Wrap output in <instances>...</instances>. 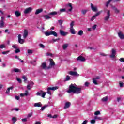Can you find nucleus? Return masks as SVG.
<instances>
[{
    "mask_svg": "<svg viewBox=\"0 0 124 124\" xmlns=\"http://www.w3.org/2000/svg\"><path fill=\"white\" fill-rule=\"evenodd\" d=\"M118 36L120 37V39H124V34H123L122 32H118Z\"/></svg>",
    "mask_w": 124,
    "mask_h": 124,
    "instance_id": "a211bd4d",
    "label": "nucleus"
},
{
    "mask_svg": "<svg viewBox=\"0 0 124 124\" xmlns=\"http://www.w3.org/2000/svg\"><path fill=\"white\" fill-rule=\"evenodd\" d=\"M49 62L50 66H54V65H56V63H55V62H54V60H53L52 59L50 58L49 59Z\"/></svg>",
    "mask_w": 124,
    "mask_h": 124,
    "instance_id": "ddd939ff",
    "label": "nucleus"
},
{
    "mask_svg": "<svg viewBox=\"0 0 124 124\" xmlns=\"http://www.w3.org/2000/svg\"><path fill=\"white\" fill-rule=\"evenodd\" d=\"M16 80L17 81H18V82H19L20 83H22V79H21V78H16Z\"/></svg>",
    "mask_w": 124,
    "mask_h": 124,
    "instance_id": "13d9d810",
    "label": "nucleus"
},
{
    "mask_svg": "<svg viewBox=\"0 0 124 124\" xmlns=\"http://www.w3.org/2000/svg\"><path fill=\"white\" fill-rule=\"evenodd\" d=\"M71 105V103H70V102H68L65 103V106L64 107V109H67V108H69Z\"/></svg>",
    "mask_w": 124,
    "mask_h": 124,
    "instance_id": "f8f14e48",
    "label": "nucleus"
},
{
    "mask_svg": "<svg viewBox=\"0 0 124 124\" xmlns=\"http://www.w3.org/2000/svg\"><path fill=\"white\" fill-rule=\"evenodd\" d=\"M45 35H46V36H49V35H52V31H50V32H45Z\"/></svg>",
    "mask_w": 124,
    "mask_h": 124,
    "instance_id": "bb28decb",
    "label": "nucleus"
},
{
    "mask_svg": "<svg viewBox=\"0 0 124 124\" xmlns=\"http://www.w3.org/2000/svg\"><path fill=\"white\" fill-rule=\"evenodd\" d=\"M89 85H90V83L89 82H86L85 83V87H89Z\"/></svg>",
    "mask_w": 124,
    "mask_h": 124,
    "instance_id": "6e6d98bb",
    "label": "nucleus"
},
{
    "mask_svg": "<svg viewBox=\"0 0 124 124\" xmlns=\"http://www.w3.org/2000/svg\"><path fill=\"white\" fill-rule=\"evenodd\" d=\"M66 8H69L70 7V9H68V10L66 11V12H68L69 11L70 12H71L72 11V4L70 3H69L68 4H66Z\"/></svg>",
    "mask_w": 124,
    "mask_h": 124,
    "instance_id": "20e7f679",
    "label": "nucleus"
},
{
    "mask_svg": "<svg viewBox=\"0 0 124 124\" xmlns=\"http://www.w3.org/2000/svg\"><path fill=\"white\" fill-rule=\"evenodd\" d=\"M61 14V13H60V12H56V11H54V12H50L48 14V15H52V16H54V15H57V14Z\"/></svg>",
    "mask_w": 124,
    "mask_h": 124,
    "instance_id": "2eb2a0df",
    "label": "nucleus"
},
{
    "mask_svg": "<svg viewBox=\"0 0 124 124\" xmlns=\"http://www.w3.org/2000/svg\"><path fill=\"white\" fill-rule=\"evenodd\" d=\"M28 54H32V50H31V49H28Z\"/></svg>",
    "mask_w": 124,
    "mask_h": 124,
    "instance_id": "052dcab7",
    "label": "nucleus"
},
{
    "mask_svg": "<svg viewBox=\"0 0 124 124\" xmlns=\"http://www.w3.org/2000/svg\"><path fill=\"white\" fill-rule=\"evenodd\" d=\"M77 61H80V62H85L86 61V58H85L82 56H79L77 58Z\"/></svg>",
    "mask_w": 124,
    "mask_h": 124,
    "instance_id": "6e6552de",
    "label": "nucleus"
},
{
    "mask_svg": "<svg viewBox=\"0 0 124 124\" xmlns=\"http://www.w3.org/2000/svg\"><path fill=\"white\" fill-rule=\"evenodd\" d=\"M68 47V44H64L62 46L63 50H65Z\"/></svg>",
    "mask_w": 124,
    "mask_h": 124,
    "instance_id": "cd10ccee",
    "label": "nucleus"
},
{
    "mask_svg": "<svg viewBox=\"0 0 124 124\" xmlns=\"http://www.w3.org/2000/svg\"><path fill=\"white\" fill-rule=\"evenodd\" d=\"M96 27H97V25H96V24H94V25L92 27L93 30L94 31L96 29Z\"/></svg>",
    "mask_w": 124,
    "mask_h": 124,
    "instance_id": "8fccbe9b",
    "label": "nucleus"
},
{
    "mask_svg": "<svg viewBox=\"0 0 124 124\" xmlns=\"http://www.w3.org/2000/svg\"><path fill=\"white\" fill-rule=\"evenodd\" d=\"M46 93H46V92H44V93H43L42 94V95H41V96H42V97H43V98H44L45 97V95H46Z\"/></svg>",
    "mask_w": 124,
    "mask_h": 124,
    "instance_id": "c03bdc74",
    "label": "nucleus"
},
{
    "mask_svg": "<svg viewBox=\"0 0 124 124\" xmlns=\"http://www.w3.org/2000/svg\"><path fill=\"white\" fill-rule=\"evenodd\" d=\"M120 62H124V58H121L119 59Z\"/></svg>",
    "mask_w": 124,
    "mask_h": 124,
    "instance_id": "680f3d73",
    "label": "nucleus"
},
{
    "mask_svg": "<svg viewBox=\"0 0 124 124\" xmlns=\"http://www.w3.org/2000/svg\"><path fill=\"white\" fill-rule=\"evenodd\" d=\"M70 32L72 34H75L76 33L75 32V30L73 28L70 29Z\"/></svg>",
    "mask_w": 124,
    "mask_h": 124,
    "instance_id": "5701e85b",
    "label": "nucleus"
},
{
    "mask_svg": "<svg viewBox=\"0 0 124 124\" xmlns=\"http://www.w3.org/2000/svg\"><path fill=\"white\" fill-rule=\"evenodd\" d=\"M94 120H98L99 121H102V118L99 116H95L94 117Z\"/></svg>",
    "mask_w": 124,
    "mask_h": 124,
    "instance_id": "393cba45",
    "label": "nucleus"
},
{
    "mask_svg": "<svg viewBox=\"0 0 124 124\" xmlns=\"http://www.w3.org/2000/svg\"><path fill=\"white\" fill-rule=\"evenodd\" d=\"M116 54H117V50L116 49L112 48V54L110 55V58L112 59H114L116 58Z\"/></svg>",
    "mask_w": 124,
    "mask_h": 124,
    "instance_id": "7ed1b4c3",
    "label": "nucleus"
},
{
    "mask_svg": "<svg viewBox=\"0 0 124 124\" xmlns=\"http://www.w3.org/2000/svg\"><path fill=\"white\" fill-rule=\"evenodd\" d=\"M3 48H5V46L3 44H1L0 45V49H3Z\"/></svg>",
    "mask_w": 124,
    "mask_h": 124,
    "instance_id": "864d4df0",
    "label": "nucleus"
},
{
    "mask_svg": "<svg viewBox=\"0 0 124 124\" xmlns=\"http://www.w3.org/2000/svg\"><path fill=\"white\" fill-rule=\"evenodd\" d=\"M32 116V113H31L28 114L27 117L31 118Z\"/></svg>",
    "mask_w": 124,
    "mask_h": 124,
    "instance_id": "bf43d9fd",
    "label": "nucleus"
},
{
    "mask_svg": "<svg viewBox=\"0 0 124 124\" xmlns=\"http://www.w3.org/2000/svg\"><path fill=\"white\" fill-rule=\"evenodd\" d=\"M31 10H32V8H31V7L27 8L24 11V13L25 14H28L30 13V12H31Z\"/></svg>",
    "mask_w": 124,
    "mask_h": 124,
    "instance_id": "0eeeda50",
    "label": "nucleus"
},
{
    "mask_svg": "<svg viewBox=\"0 0 124 124\" xmlns=\"http://www.w3.org/2000/svg\"><path fill=\"white\" fill-rule=\"evenodd\" d=\"M22 121L23 123H25V122H27V121H28V120L27 119V118H24V119H22Z\"/></svg>",
    "mask_w": 124,
    "mask_h": 124,
    "instance_id": "69168bd1",
    "label": "nucleus"
},
{
    "mask_svg": "<svg viewBox=\"0 0 124 124\" xmlns=\"http://www.w3.org/2000/svg\"><path fill=\"white\" fill-rule=\"evenodd\" d=\"M9 51H3L2 52V54H3V55H6V54H8V53H9Z\"/></svg>",
    "mask_w": 124,
    "mask_h": 124,
    "instance_id": "603ef678",
    "label": "nucleus"
},
{
    "mask_svg": "<svg viewBox=\"0 0 124 124\" xmlns=\"http://www.w3.org/2000/svg\"><path fill=\"white\" fill-rule=\"evenodd\" d=\"M102 12V11H99L97 13H96L91 18V21H93V20H94L96 18V17H97V16H99V15H100L101 13Z\"/></svg>",
    "mask_w": 124,
    "mask_h": 124,
    "instance_id": "39448f33",
    "label": "nucleus"
},
{
    "mask_svg": "<svg viewBox=\"0 0 124 124\" xmlns=\"http://www.w3.org/2000/svg\"><path fill=\"white\" fill-rule=\"evenodd\" d=\"M93 83L94 84V85H97V82L96 81V79L95 78L93 79Z\"/></svg>",
    "mask_w": 124,
    "mask_h": 124,
    "instance_id": "a18cd8bd",
    "label": "nucleus"
},
{
    "mask_svg": "<svg viewBox=\"0 0 124 124\" xmlns=\"http://www.w3.org/2000/svg\"><path fill=\"white\" fill-rule=\"evenodd\" d=\"M47 93L48 94H50V95H52V92H51L50 90H48V89H47Z\"/></svg>",
    "mask_w": 124,
    "mask_h": 124,
    "instance_id": "0e129e2a",
    "label": "nucleus"
},
{
    "mask_svg": "<svg viewBox=\"0 0 124 124\" xmlns=\"http://www.w3.org/2000/svg\"><path fill=\"white\" fill-rule=\"evenodd\" d=\"M15 15L16 17H20L21 16V12L19 11H16L15 12Z\"/></svg>",
    "mask_w": 124,
    "mask_h": 124,
    "instance_id": "6ab92c4d",
    "label": "nucleus"
},
{
    "mask_svg": "<svg viewBox=\"0 0 124 124\" xmlns=\"http://www.w3.org/2000/svg\"><path fill=\"white\" fill-rule=\"evenodd\" d=\"M88 11L87 10H82L81 11V13L82 14H83V15H85L86 14V13H87V12Z\"/></svg>",
    "mask_w": 124,
    "mask_h": 124,
    "instance_id": "58836bf2",
    "label": "nucleus"
},
{
    "mask_svg": "<svg viewBox=\"0 0 124 124\" xmlns=\"http://www.w3.org/2000/svg\"><path fill=\"white\" fill-rule=\"evenodd\" d=\"M36 95L39 96H41V93L37 92L36 93Z\"/></svg>",
    "mask_w": 124,
    "mask_h": 124,
    "instance_id": "e2e57ef3",
    "label": "nucleus"
},
{
    "mask_svg": "<svg viewBox=\"0 0 124 124\" xmlns=\"http://www.w3.org/2000/svg\"><path fill=\"white\" fill-rule=\"evenodd\" d=\"M28 85H30L31 87H33V85H34V83H33L32 81H31Z\"/></svg>",
    "mask_w": 124,
    "mask_h": 124,
    "instance_id": "de8ad7c7",
    "label": "nucleus"
},
{
    "mask_svg": "<svg viewBox=\"0 0 124 124\" xmlns=\"http://www.w3.org/2000/svg\"><path fill=\"white\" fill-rule=\"evenodd\" d=\"M108 100V96H107L103 97L102 99V101H103V102H105L107 101Z\"/></svg>",
    "mask_w": 124,
    "mask_h": 124,
    "instance_id": "c85d7f7f",
    "label": "nucleus"
},
{
    "mask_svg": "<svg viewBox=\"0 0 124 124\" xmlns=\"http://www.w3.org/2000/svg\"><path fill=\"white\" fill-rule=\"evenodd\" d=\"M95 116H98V115H100V111H96L94 112Z\"/></svg>",
    "mask_w": 124,
    "mask_h": 124,
    "instance_id": "a19ab883",
    "label": "nucleus"
},
{
    "mask_svg": "<svg viewBox=\"0 0 124 124\" xmlns=\"http://www.w3.org/2000/svg\"><path fill=\"white\" fill-rule=\"evenodd\" d=\"M69 74H70V75H72L73 76H79V74L76 71H70L69 72Z\"/></svg>",
    "mask_w": 124,
    "mask_h": 124,
    "instance_id": "423d86ee",
    "label": "nucleus"
},
{
    "mask_svg": "<svg viewBox=\"0 0 124 124\" xmlns=\"http://www.w3.org/2000/svg\"><path fill=\"white\" fill-rule=\"evenodd\" d=\"M66 11V9L65 8L60 9L59 13H62V12H65Z\"/></svg>",
    "mask_w": 124,
    "mask_h": 124,
    "instance_id": "72a5a7b5",
    "label": "nucleus"
},
{
    "mask_svg": "<svg viewBox=\"0 0 124 124\" xmlns=\"http://www.w3.org/2000/svg\"><path fill=\"white\" fill-rule=\"evenodd\" d=\"M41 67H42V69H47V65H46V63H42Z\"/></svg>",
    "mask_w": 124,
    "mask_h": 124,
    "instance_id": "f3484780",
    "label": "nucleus"
},
{
    "mask_svg": "<svg viewBox=\"0 0 124 124\" xmlns=\"http://www.w3.org/2000/svg\"><path fill=\"white\" fill-rule=\"evenodd\" d=\"M90 123L91 124H95V119L91 120Z\"/></svg>",
    "mask_w": 124,
    "mask_h": 124,
    "instance_id": "5fc2aeb1",
    "label": "nucleus"
},
{
    "mask_svg": "<svg viewBox=\"0 0 124 124\" xmlns=\"http://www.w3.org/2000/svg\"><path fill=\"white\" fill-rule=\"evenodd\" d=\"M49 105H46L43 107H42L41 110H42V111H43L44 110V109H45V108H46V107H48Z\"/></svg>",
    "mask_w": 124,
    "mask_h": 124,
    "instance_id": "f704fd0d",
    "label": "nucleus"
},
{
    "mask_svg": "<svg viewBox=\"0 0 124 124\" xmlns=\"http://www.w3.org/2000/svg\"><path fill=\"white\" fill-rule=\"evenodd\" d=\"M12 89H13V87H9V88L7 89L5 93H6L7 94H8L9 93H10V90H12Z\"/></svg>",
    "mask_w": 124,
    "mask_h": 124,
    "instance_id": "4be33fe9",
    "label": "nucleus"
},
{
    "mask_svg": "<svg viewBox=\"0 0 124 124\" xmlns=\"http://www.w3.org/2000/svg\"><path fill=\"white\" fill-rule=\"evenodd\" d=\"M111 1H113V0H108V1L106 3V6L107 7H108L109 6V5L110 4V2H111Z\"/></svg>",
    "mask_w": 124,
    "mask_h": 124,
    "instance_id": "2f4dec72",
    "label": "nucleus"
},
{
    "mask_svg": "<svg viewBox=\"0 0 124 124\" xmlns=\"http://www.w3.org/2000/svg\"><path fill=\"white\" fill-rule=\"evenodd\" d=\"M28 94H29V92L28 91V90H26L25 91V93H21L20 94V96H27Z\"/></svg>",
    "mask_w": 124,
    "mask_h": 124,
    "instance_id": "aec40b11",
    "label": "nucleus"
},
{
    "mask_svg": "<svg viewBox=\"0 0 124 124\" xmlns=\"http://www.w3.org/2000/svg\"><path fill=\"white\" fill-rule=\"evenodd\" d=\"M53 54L52 53H46V55L48 57H49V56H50L51 57H52V56H53Z\"/></svg>",
    "mask_w": 124,
    "mask_h": 124,
    "instance_id": "4d7b16f0",
    "label": "nucleus"
},
{
    "mask_svg": "<svg viewBox=\"0 0 124 124\" xmlns=\"http://www.w3.org/2000/svg\"><path fill=\"white\" fill-rule=\"evenodd\" d=\"M22 79H24V82L27 81V80H28V78H27V77H26L25 76H23L22 77Z\"/></svg>",
    "mask_w": 124,
    "mask_h": 124,
    "instance_id": "09e8293b",
    "label": "nucleus"
},
{
    "mask_svg": "<svg viewBox=\"0 0 124 124\" xmlns=\"http://www.w3.org/2000/svg\"><path fill=\"white\" fill-rule=\"evenodd\" d=\"M18 42L20 44H23V43H24V42H25V40L23 39H21L18 40Z\"/></svg>",
    "mask_w": 124,
    "mask_h": 124,
    "instance_id": "4c0bfd02",
    "label": "nucleus"
},
{
    "mask_svg": "<svg viewBox=\"0 0 124 124\" xmlns=\"http://www.w3.org/2000/svg\"><path fill=\"white\" fill-rule=\"evenodd\" d=\"M31 88H32V87L29 84L27 86V89L28 90V91H31Z\"/></svg>",
    "mask_w": 124,
    "mask_h": 124,
    "instance_id": "ea45409f",
    "label": "nucleus"
},
{
    "mask_svg": "<svg viewBox=\"0 0 124 124\" xmlns=\"http://www.w3.org/2000/svg\"><path fill=\"white\" fill-rule=\"evenodd\" d=\"M59 89V87L58 86H55L53 87H49L47 90L49 91H56V90H58Z\"/></svg>",
    "mask_w": 124,
    "mask_h": 124,
    "instance_id": "4468645a",
    "label": "nucleus"
},
{
    "mask_svg": "<svg viewBox=\"0 0 124 124\" xmlns=\"http://www.w3.org/2000/svg\"><path fill=\"white\" fill-rule=\"evenodd\" d=\"M4 27V22H3V19H2L0 21V28Z\"/></svg>",
    "mask_w": 124,
    "mask_h": 124,
    "instance_id": "412c9836",
    "label": "nucleus"
},
{
    "mask_svg": "<svg viewBox=\"0 0 124 124\" xmlns=\"http://www.w3.org/2000/svg\"><path fill=\"white\" fill-rule=\"evenodd\" d=\"M34 107H41V103H36L34 104Z\"/></svg>",
    "mask_w": 124,
    "mask_h": 124,
    "instance_id": "b1692460",
    "label": "nucleus"
},
{
    "mask_svg": "<svg viewBox=\"0 0 124 124\" xmlns=\"http://www.w3.org/2000/svg\"><path fill=\"white\" fill-rule=\"evenodd\" d=\"M73 26H74V21H72L70 23V28H73Z\"/></svg>",
    "mask_w": 124,
    "mask_h": 124,
    "instance_id": "37998d69",
    "label": "nucleus"
},
{
    "mask_svg": "<svg viewBox=\"0 0 124 124\" xmlns=\"http://www.w3.org/2000/svg\"><path fill=\"white\" fill-rule=\"evenodd\" d=\"M21 52V50H20V49L17 48L15 50V53L16 54H18V53H20Z\"/></svg>",
    "mask_w": 124,
    "mask_h": 124,
    "instance_id": "49530a36",
    "label": "nucleus"
},
{
    "mask_svg": "<svg viewBox=\"0 0 124 124\" xmlns=\"http://www.w3.org/2000/svg\"><path fill=\"white\" fill-rule=\"evenodd\" d=\"M113 9L115 11V13H120V10H118L117 8H116L115 6L113 7Z\"/></svg>",
    "mask_w": 124,
    "mask_h": 124,
    "instance_id": "7c9ffc66",
    "label": "nucleus"
},
{
    "mask_svg": "<svg viewBox=\"0 0 124 124\" xmlns=\"http://www.w3.org/2000/svg\"><path fill=\"white\" fill-rule=\"evenodd\" d=\"M39 46L40 47V48H42V49H44L45 48V46L42 44H40Z\"/></svg>",
    "mask_w": 124,
    "mask_h": 124,
    "instance_id": "79ce46f5",
    "label": "nucleus"
},
{
    "mask_svg": "<svg viewBox=\"0 0 124 124\" xmlns=\"http://www.w3.org/2000/svg\"><path fill=\"white\" fill-rule=\"evenodd\" d=\"M87 123H88V120H85L83 122L82 124H87Z\"/></svg>",
    "mask_w": 124,
    "mask_h": 124,
    "instance_id": "774afa93",
    "label": "nucleus"
},
{
    "mask_svg": "<svg viewBox=\"0 0 124 124\" xmlns=\"http://www.w3.org/2000/svg\"><path fill=\"white\" fill-rule=\"evenodd\" d=\"M111 16V11L110 10H108L107 13V16H105L104 18V21H108L110 19V17Z\"/></svg>",
    "mask_w": 124,
    "mask_h": 124,
    "instance_id": "f03ea898",
    "label": "nucleus"
},
{
    "mask_svg": "<svg viewBox=\"0 0 124 124\" xmlns=\"http://www.w3.org/2000/svg\"><path fill=\"white\" fill-rule=\"evenodd\" d=\"M42 11H43V9L42 8L37 9L35 13V14L36 15H37V14H39V13H41Z\"/></svg>",
    "mask_w": 124,
    "mask_h": 124,
    "instance_id": "dca6fc26",
    "label": "nucleus"
},
{
    "mask_svg": "<svg viewBox=\"0 0 124 124\" xmlns=\"http://www.w3.org/2000/svg\"><path fill=\"white\" fill-rule=\"evenodd\" d=\"M51 35H54V36L57 37L58 36V33L55 31H51Z\"/></svg>",
    "mask_w": 124,
    "mask_h": 124,
    "instance_id": "a878e982",
    "label": "nucleus"
},
{
    "mask_svg": "<svg viewBox=\"0 0 124 124\" xmlns=\"http://www.w3.org/2000/svg\"><path fill=\"white\" fill-rule=\"evenodd\" d=\"M78 35H80V36H82V35H83L84 34V32L82 30H80L78 31Z\"/></svg>",
    "mask_w": 124,
    "mask_h": 124,
    "instance_id": "c756f323",
    "label": "nucleus"
},
{
    "mask_svg": "<svg viewBox=\"0 0 124 124\" xmlns=\"http://www.w3.org/2000/svg\"><path fill=\"white\" fill-rule=\"evenodd\" d=\"M29 35V31L27 30H25L24 31L23 37L24 38H27V37Z\"/></svg>",
    "mask_w": 124,
    "mask_h": 124,
    "instance_id": "9b49d317",
    "label": "nucleus"
},
{
    "mask_svg": "<svg viewBox=\"0 0 124 124\" xmlns=\"http://www.w3.org/2000/svg\"><path fill=\"white\" fill-rule=\"evenodd\" d=\"M12 120L13 121V124H15L16 122H17V118L16 117H14L12 118Z\"/></svg>",
    "mask_w": 124,
    "mask_h": 124,
    "instance_id": "473e14b6",
    "label": "nucleus"
},
{
    "mask_svg": "<svg viewBox=\"0 0 124 124\" xmlns=\"http://www.w3.org/2000/svg\"><path fill=\"white\" fill-rule=\"evenodd\" d=\"M60 35L62 36H65V35H67V34H68L67 32H64L63 31H62V30H60Z\"/></svg>",
    "mask_w": 124,
    "mask_h": 124,
    "instance_id": "1a4fd4ad",
    "label": "nucleus"
},
{
    "mask_svg": "<svg viewBox=\"0 0 124 124\" xmlns=\"http://www.w3.org/2000/svg\"><path fill=\"white\" fill-rule=\"evenodd\" d=\"M44 17L46 20H49V19H51V17L49 16L48 15H45Z\"/></svg>",
    "mask_w": 124,
    "mask_h": 124,
    "instance_id": "c9c22d12",
    "label": "nucleus"
},
{
    "mask_svg": "<svg viewBox=\"0 0 124 124\" xmlns=\"http://www.w3.org/2000/svg\"><path fill=\"white\" fill-rule=\"evenodd\" d=\"M70 80V77L69 76H67L65 81H69Z\"/></svg>",
    "mask_w": 124,
    "mask_h": 124,
    "instance_id": "3c124183",
    "label": "nucleus"
},
{
    "mask_svg": "<svg viewBox=\"0 0 124 124\" xmlns=\"http://www.w3.org/2000/svg\"><path fill=\"white\" fill-rule=\"evenodd\" d=\"M76 84H73L71 83L69 86L68 90L66 91V93H76V94H79L82 93V88L81 87H77L74 85Z\"/></svg>",
    "mask_w": 124,
    "mask_h": 124,
    "instance_id": "f257e3e1",
    "label": "nucleus"
},
{
    "mask_svg": "<svg viewBox=\"0 0 124 124\" xmlns=\"http://www.w3.org/2000/svg\"><path fill=\"white\" fill-rule=\"evenodd\" d=\"M59 23L60 24V25H62V20H58Z\"/></svg>",
    "mask_w": 124,
    "mask_h": 124,
    "instance_id": "338daca9",
    "label": "nucleus"
},
{
    "mask_svg": "<svg viewBox=\"0 0 124 124\" xmlns=\"http://www.w3.org/2000/svg\"><path fill=\"white\" fill-rule=\"evenodd\" d=\"M14 72H21V70H20V69H18V68H15L14 69Z\"/></svg>",
    "mask_w": 124,
    "mask_h": 124,
    "instance_id": "e433bc0d",
    "label": "nucleus"
},
{
    "mask_svg": "<svg viewBox=\"0 0 124 124\" xmlns=\"http://www.w3.org/2000/svg\"><path fill=\"white\" fill-rule=\"evenodd\" d=\"M91 6L92 11H93V12H96V11H97V8L93 6V3H91Z\"/></svg>",
    "mask_w": 124,
    "mask_h": 124,
    "instance_id": "9d476101",
    "label": "nucleus"
}]
</instances>
